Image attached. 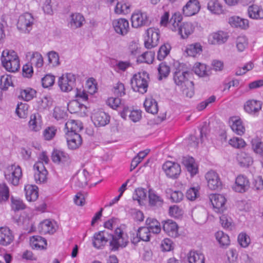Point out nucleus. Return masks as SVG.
<instances>
[{"instance_id":"f257e3e1","label":"nucleus","mask_w":263,"mask_h":263,"mask_svg":"<svg viewBox=\"0 0 263 263\" xmlns=\"http://www.w3.org/2000/svg\"><path fill=\"white\" fill-rule=\"evenodd\" d=\"M173 79L185 97L191 98L194 95L195 87L192 72L179 67L173 73Z\"/></svg>"},{"instance_id":"f03ea898","label":"nucleus","mask_w":263,"mask_h":263,"mask_svg":"<svg viewBox=\"0 0 263 263\" xmlns=\"http://www.w3.org/2000/svg\"><path fill=\"white\" fill-rule=\"evenodd\" d=\"M1 61L3 67L9 72H15L20 69V59L16 52L13 50H3L1 57Z\"/></svg>"},{"instance_id":"7ed1b4c3","label":"nucleus","mask_w":263,"mask_h":263,"mask_svg":"<svg viewBox=\"0 0 263 263\" xmlns=\"http://www.w3.org/2000/svg\"><path fill=\"white\" fill-rule=\"evenodd\" d=\"M148 75L145 72L135 74L131 80L132 87L135 91L145 93L148 86Z\"/></svg>"},{"instance_id":"20e7f679","label":"nucleus","mask_w":263,"mask_h":263,"mask_svg":"<svg viewBox=\"0 0 263 263\" xmlns=\"http://www.w3.org/2000/svg\"><path fill=\"white\" fill-rule=\"evenodd\" d=\"M128 242V237L127 234L124 232L123 229L121 227L117 228L109 243L111 250L116 251L120 247H125Z\"/></svg>"},{"instance_id":"39448f33","label":"nucleus","mask_w":263,"mask_h":263,"mask_svg":"<svg viewBox=\"0 0 263 263\" xmlns=\"http://www.w3.org/2000/svg\"><path fill=\"white\" fill-rule=\"evenodd\" d=\"M6 179L14 185L18 184L22 177L21 167L17 165H11L7 166L4 171Z\"/></svg>"},{"instance_id":"423d86ee","label":"nucleus","mask_w":263,"mask_h":263,"mask_svg":"<svg viewBox=\"0 0 263 263\" xmlns=\"http://www.w3.org/2000/svg\"><path fill=\"white\" fill-rule=\"evenodd\" d=\"M162 169L166 177L172 179L179 178L181 173L180 165L172 161H165L162 166Z\"/></svg>"},{"instance_id":"0eeeda50","label":"nucleus","mask_w":263,"mask_h":263,"mask_svg":"<svg viewBox=\"0 0 263 263\" xmlns=\"http://www.w3.org/2000/svg\"><path fill=\"white\" fill-rule=\"evenodd\" d=\"M34 18L32 15L26 12L19 16L17 27L22 32L28 33L32 30Z\"/></svg>"},{"instance_id":"6e6552de","label":"nucleus","mask_w":263,"mask_h":263,"mask_svg":"<svg viewBox=\"0 0 263 263\" xmlns=\"http://www.w3.org/2000/svg\"><path fill=\"white\" fill-rule=\"evenodd\" d=\"M147 38L144 41V46L147 49L157 46L160 39V30L158 28L150 27L146 30Z\"/></svg>"},{"instance_id":"1a4fd4ad","label":"nucleus","mask_w":263,"mask_h":263,"mask_svg":"<svg viewBox=\"0 0 263 263\" xmlns=\"http://www.w3.org/2000/svg\"><path fill=\"white\" fill-rule=\"evenodd\" d=\"M149 17L146 12L141 10L135 11L131 16V23L133 28H138L148 24Z\"/></svg>"},{"instance_id":"9d476101","label":"nucleus","mask_w":263,"mask_h":263,"mask_svg":"<svg viewBox=\"0 0 263 263\" xmlns=\"http://www.w3.org/2000/svg\"><path fill=\"white\" fill-rule=\"evenodd\" d=\"M76 82V77L71 73L62 74L58 80V85L61 90L63 92H69L72 89Z\"/></svg>"},{"instance_id":"9b49d317","label":"nucleus","mask_w":263,"mask_h":263,"mask_svg":"<svg viewBox=\"0 0 263 263\" xmlns=\"http://www.w3.org/2000/svg\"><path fill=\"white\" fill-rule=\"evenodd\" d=\"M209 198L216 212L221 213L226 209L227 199L223 195L212 194L210 195Z\"/></svg>"},{"instance_id":"f8f14e48","label":"nucleus","mask_w":263,"mask_h":263,"mask_svg":"<svg viewBox=\"0 0 263 263\" xmlns=\"http://www.w3.org/2000/svg\"><path fill=\"white\" fill-rule=\"evenodd\" d=\"M34 178L36 183H44L47 179L48 172L44 164L36 162L33 165Z\"/></svg>"},{"instance_id":"ddd939ff","label":"nucleus","mask_w":263,"mask_h":263,"mask_svg":"<svg viewBox=\"0 0 263 263\" xmlns=\"http://www.w3.org/2000/svg\"><path fill=\"white\" fill-rule=\"evenodd\" d=\"M250 183L249 178L245 175L240 174L236 179L233 190L236 192L245 193L250 188Z\"/></svg>"},{"instance_id":"4468645a","label":"nucleus","mask_w":263,"mask_h":263,"mask_svg":"<svg viewBox=\"0 0 263 263\" xmlns=\"http://www.w3.org/2000/svg\"><path fill=\"white\" fill-rule=\"evenodd\" d=\"M207 181L208 186L212 190H216L220 188L222 186V182L218 174L213 171H209L205 176Z\"/></svg>"},{"instance_id":"2eb2a0df","label":"nucleus","mask_w":263,"mask_h":263,"mask_svg":"<svg viewBox=\"0 0 263 263\" xmlns=\"http://www.w3.org/2000/svg\"><path fill=\"white\" fill-rule=\"evenodd\" d=\"M261 101L255 99L247 100L243 105V109L251 115H257L262 108Z\"/></svg>"},{"instance_id":"dca6fc26","label":"nucleus","mask_w":263,"mask_h":263,"mask_svg":"<svg viewBox=\"0 0 263 263\" xmlns=\"http://www.w3.org/2000/svg\"><path fill=\"white\" fill-rule=\"evenodd\" d=\"M112 26L116 32L122 35H126L129 30V22L124 18L114 20Z\"/></svg>"},{"instance_id":"f3484780","label":"nucleus","mask_w":263,"mask_h":263,"mask_svg":"<svg viewBox=\"0 0 263 263\" xmlns=\"http://www.w3.org/2000/svg\"><path fill=\"white\" fill-rule=\"evenodd\" d=\"M14 236L12 231L7 227H0V245L7 247L13 242Z\"/></svg>"},{"instance_id":"a211bd4d","label":"nucleus","mask_w":263,"mask_h":263,"mask_svg":"<svg viewBox=\"0 0 263 263\" xmlns=\"http://www.w3.org/2000/svg\"><path fill=\"white\" fill-rule=\"evenodd\" d=\"M200 7V4L198 0H189L183 7V14L186 16L194 15L199 11Z\"/></svg>"},{"instance_id":"6ab92c4d","label":"nucleus","mask_w":263,"mask_h":263,"mask_svg":"<svg viewBox=\"0 0 263 263\" xmlns=\"http://www.w3.org/2000/svg\"><path fill=\"white\" fill-rule=\"evenodd\" d=\"M229 38L227 32L218 31L213 32L208 36V41L211 45L221 44L227 42Z\"/></svg>"},{"instance_id":"aec40b11","label":"nucleus","mask_w":263,"mask_h":263,"mask_svg":"<svg viewBox=\"0 0 263 263\" xmlns=\"http://www.w3.org/2000/svg\"><path fill=\"white\" fill-rule=\"evenodd\" d=\"M91 120L96 126H104L109 122V116L104 111H95L91 116Z\"/></svg>"},{"instance_id":"412c9836","label":"nucleus","mask_w":263,"mask_h":263,"mask_svg":"<svg viewBox=\"0 0 263 263\" xmlns=\"http://www.w3.org/2000/svg\"><path fill=\"white\" fill-rule=\"evenodd\" d=\"M67 109L71 114H78L80 116L86 115L87 107L77 100H72L67 104Z\"/></svg>"},{"instance_id":"4be33fe9","label":"nucleus","mask_w":263,"mask_h":263,"mask_svg":"<svg viewBox=\"0 0 263 263\" xmlns=\"http://www.w3.org/2000/svg\"><path fill=\"white\" fill-rule=\"evenodd\" d=\"M228 23L232 27L241 30H247L250 26L249 21L248 19L236 15L230 17Z\"/></svg>"},{"instance_id":"5701e85b","label":"nucleus","mask_w":263,"mask_h":263,"mask_svg":"<svg viewBox=\"0 0 263 263\" xmlns=\"http://www.w3.org/2000/svg\"><path fill=\"white\" fill-rule=\"evenodd\" d=\"M65 138L68 147L70 149H76L82 144V138L79 134L66 133Z\"/></svg>"},{"instance_id":"b1692460","label":"nucleus","mask_w":263,"mask_h":263,"mask_svg":"<svg viewBox=\"0 0 263 263\" xmlns=\"http://www.w3.org/2000/svg\"><path fill=\"white\" fill-rule=\"evenodd\" d=\"M229 124L232 130L237 135H243L246 131L242 120L238 117H232L230 118Z\"/></svg>"},{"instance_id":"393cba45","label":"nucleus","mask_w":263,"mask_h":263,"mask_svg":"<svg viewBox=\"0 0 263 263\" xmlns=\"http://www.w3.org/2000/svg\"><path fill=\"white\" fill-rule=\"evenodd\" d=\"M37 230L41 234H52L56 231L54 224L49 219H45L37 226Z\"/></svg>"},{"instance_id":"a878e982","label":"nucleus","mask_w":263,"mask_h":263,"mask_svg":"<svg viewBox=\"0 0 263 263\" xmlns=\"http://www.w3.org/2000/svg\"><path fill=\"white\" fill-rule=\"evenodd\" d=\"M51 159L55 163H68L70 162L69 155L64 151L54 149L51 154Z\"/></svg>"},{"instance_id":"bb28decb","label":"nucleus","mask_w":263,"mask_h":263,"mask_svg":"<svg viewBox=\"0 0 263 263\" xmlns=\"http://www.w3.org/2000/svg\"><path fill=\"white\" fill-rule=\"evenodd\" d=\"M29 243L31 248L33 250H45L47 246L46 239L38 235L30 237Z\"/></svg>"},{"instance_id":"cd10ccee","label":"nucleus","mask_w":263,"mask_h":263,"mask_svg":"<svg viewBox=\"0 0 263 263\" xmlns=\"http://www.w3.org/2000/svg\"><path fill=\"white\" fill-rule=\"evenodd\" d=\"M195 29V27L193 23L189 22H183L178 33L182 39H186L194 33Z\"/></svg>"},{"instance_id":"c85d7f7f","label":"nucleus","mask_w":263,"mask_h":263,"mask_svg":"<svg viewBox=\"0 0 263 263\" xmlns=\"http://www.w3.org/2000/svg\"><path fill=\"white\" fill-rule=\"evenodd\" d=\"M178 228L177 223L171 219L165 221L163 224V231L171 237L178 236Z\"/></svg>"},{"instance_id":"c756f323","label":"nucleus","mask_w":263,"mask_h":263,"mask_svg":"<svg viewBox=\"0 0 263 263\" xmlns=\"http://www.w3.org/2000/svg\"><path fill=\"white\" fill-rule=\"evenodd\" d=\"M25 197L29 202H34L39 197V189L35 185L27 184L25 185Z\"/></svg>"},{"instance_id":"7c9ffc66","label":"nucleus","mask_w":263,"mask_h":263,"mask_svg":"<svg viewBox=\"0 0 263 263\" xmlns=\"http://www.w3.org/2000/svg\"><path fill=\"white\" fill-rule=\"evenodd\" d=\"M182 164L191 176H194L198 173V165L193 157L190 156L184 157L182 159Z\"/></svg>"},{"instance_id":"2f4dec72","label":"nucleus","mask_w":263,"mask_h":263,"mask_svg":"<svg viewBox=\"0 0 263 263\" xmlns=\"http://www.w3.org/2000/svg\"><path fill=\"white\" fill-rule=\"evenodd\" d=\"M83 128L81 122L75 120H68L65 125V134H78Z\"/></svg>"},{"instance_id":"473e14b6","label":"nucleus","mask_w":263,"mask_h":263,"mask_svg":"<svg viewBox=\"0 0 263 263\" xmlns=\"http://www.w3.org/2000/svg\"><path fill=\"white\" fill-rule=\"evenodd\" d=\"M43 122L41 115L38 113L31 115L30 120L28 122L29 129L33 132L40 131L42 126Z\"/></svg>"},{"instance_id":"72a5a7b5","label":"nucleus","mask_w":263,"mask_h":263,"mask_svg":"<svg viewBox=\"0 0 263 263\" xmlns=\"http://www.w3.org/2000/svg\"><path fill=\"white\" fill-rule=\"evenodd\" d=\"M236 160L241 167H249L253 163V158L245 152H240L237 155Z\"/></svg>"},{"instance_id":"f704fd0d","label":"nucleus","mask_w":263,"mask_h":263,"mask_svg":"<svg viewBox=\"0 0 263 263\" xmlns=\"http://www.w3.org/2000/svg\"><path fill=\"white\" fill-rule=\"evenodd\" d=\"M148 228L141 227L139 228L137 232V237L134 238L132 242L134 243H138L140 240L148 241L150 240L151 231Z\"/></svg>"},{"instance_id":"c9c22d12","label":"nucleus","mask_w":263,"mask_h":263,"mask_svg":"<svg viewBox=\"0 0 263 263\" xmlns=\"http://www.w3.org/2000/svg\"><path fill=\"white\" fill-rule=\"evenodd\" d=\"M182 21V15L179 13H174L171 16L167 26L170 30L173 32H178L181 25Z\"/></svg>"},{"instance_id":"e433bc0d","label":"nucleus","mask_w":263,"mask_h":263,"mask_svg":"<svg viewBox=\"0 0 263 263\" xmlns=\"http://www.w3.org/2000/svg\"><path fill=\"white\" fill-rule=\"evenodd\" d=\"M108 239L105 236L104 231H100L94 234L93 237V245L97 249H101L107 242Z\"/></svg>"},{"instance_id":"4c0bfd02","label":"nucleus","mask_w":263,"mask_h":263,"mask_svg":"<svg viewBox=\"0 0 263 263\" xmlns=\"http://www.w3.org/2000/svg\"><path fill=\"white\" fill-rule=\"evenodd\" d=\"M85 21L84 17L80 13H72L70 15L69 25L71 28L76 29L82 27Z\"/></svg>"},{"instance_id":"58836bf2","label":"nucleus","mask_w":263,"mask_h":263,"mask_svg":"<svg viewBox=\"0 0 263 263\" xmlns=\"http://www.w3.org/2000/svg\"><path fill=\"white\" fill-rule=\"evenodd\" d=\"M144 106L145 110L147 112L152 114H156L158 111V103L157 101L151 96L146 98L144 102Z\"/></svg>"},{"instance_id":"ea45409f","label":"nucleus","mask_w":263,"mask_h":263,"mask_svg":"<svg viewBox=\"0 0 263 263\" xmlns=\"http://www.w3.org/2000/svg\"><path fill=\"white\" fill-rule=\"evenodd\" d=\"M187 259L189 263H204V254L200 251L191 250L187 254Z\"/></svg>"},{"instance_id":"a19ab883","label":"nucleus","mask_w":263,"mask_h":263,"mask_svg":"<svg viewBox=\"0 0 263 263\" xmlns=\"http://www.w3.org/2000/svg\"><path fill=\"white\" fill-rule=\"evenodd\" d=\"M202 51V46L200 43L197 42L187 45L185 52L190 57H195Z\"/></svg>"},{"instance_id":"79ce46f5","label":"nucleus","mask_w":263,"mask_h":263,"mask_svg":"<svg viewBox=\"0 0 263 263\" xmlns=\"http://www.w3.org/2000/svg\"><path fill=\"white\" fill-rule=\"evenodd\" d=\"M208 9L213 14H221L224 12L223 6L219 0H211L208 3Z\"/></svg>"},{"instance_id":"37998d69","label":"nucleus","mask_w":263,"mask_h":263,"mask_svg":"<svg viewBox=\"0 0 263 263\" xmlns=\"http://www.w3.org/2000/svg\"><path fill=\"white\" fill-rule=\"evenodd\" d=\"M10 199V206L11 210L14 212L24 210L26 209L27 206L26 204L20 198L11 196Z\"/></svg>"},{"instance_id":"c03bdc74","label":"nucleus","mask_w":263,"mask_h":263,"mask_svg":"<svg viewBox=\"0 0 263 263\" xmlns=\"http://www.w3.org/2000/svg\"><path fill=\"white\" fill-rule=\"evenodd\" d=\"M248 11L250 18L256 20L263 18V9L260 7L253 5L249 7Z\"/></svg>"},{"instance_id":"a18cd8bd","label":"nucleus","mask_w":263,"mask_h":263,"mask_svg":"<svg viewBox=\"0 0 263 263\" xmlns=\"http://www.w3.org/2000/svg\"><path fill=\"white\" fill-rule=\"evenodd\" d=\"M29 63L36 68H41L44 64L43 56L38 52H33L30 55V62Z\"/></svg>"},{"instance_id":"49530a36","label":"nucleus","mask_w":263,"mask_h":263,"mask_svg":"<svg viewBox=\"0 0 263 263\" xmlns=\"http://www.w3.org/2000/svg\"><path fill=\"white\" fill-rule=\"evenodd\" d=\"M147 228L150 231L155 234H159L161 231V226L159 222L155 218H147L146 220Z\"/></svg>"},{"instance_id":"de8ad7c7","label":"nucleus","mask_w":263,"mask_h":263,"mask_svg":"<svg viewBox=\"0 0 263 263\" xmlns=\"http://www.w3.org/2000/svg\"><path fill=\"white\" fill-rule=\"evenodd\" d=\"M76 179L77 181V185L79 186L84 187L87 185L89 180V173L86 170H83L82 172L78 173Z\"/></svg>"},{"instance_id":"09e8293b","label":"nucleus","mask_w":263,"mask_h":263,"mask_svg":"<svg viewBox=\"0 0 263 263\" xmlns=\"http://www.w3.org/2000/svg\"><path fill=\"white\" fill-rule=\"evenodd\" d=\"M130 12V5L128 3L124 2H118L115 8V12L117 14L126 15Z\"/></svg>"},{"instance_id":"8fccbe9b","label":"nucleus","mask_w":263,"mask_h":263,"mask_svg":"<svg viewBox=\"0 0 263 263\" xmlns=\"http://www.w3.org/2000/svg\"><path fill=\"white\" fill-rule=\"evenodd\" d=\"M13 86L12 76L4 74L0 77V89L6 90L10 86Z\"/></svg>"},{"instance_id":"3c124183","label":"nucleus","mask_w":263,"mask_h":263,"mask_svg":"<svg viewBox=\"0 0 263 263\" xmlns=\"http://www.w3.org/2000/svg\"><path fill=\"white\" fill-rule=\"evenodd\" d=\"M229 144L236 149H242L247 146V143L241 138L233 137L229 141Z\"/></svg>"},{"instance_id":"603ef678","label":"nucleus","mask_w":263,"mask_h":263,"mask_svg":"<svg viewBox=\"0 0 263 263\" xmlns=\"http://www.w3.org/2000/svg\"><path fill=\"white\" fill-rule=\"evenodd\" d=\"M171 49L172 47L168 43H164L161 45L158 52V60L159 61L164 60L169 54Z\"/></svg>"},{"instance_id":"864d4df0","label":"nucleus","mask_w":263,"mask_h":263,"mask_svg":"<svg viewBox=\"0 0 263 263\" xmlns=\"http://www.w3.org/2000/svg\"><path fill=\"white\" fill-rule=\"evenodd\" d=\"M215 237L221 247L228 246L230 243L229 236L222 231H218L215 233Z\"/></svg>"},{"instance_id":"5fc2aeb1","label":"nucleus","mask_w":263,"mask_h":263,"mask_svg":"<svg viewBox=\"0 0 263 263\" xmlns=\"http://www.w3.org/2000/svg\"><path fill=\"white\" fill-rule=\"evenodd\" d=\"M155 55L154 52L146 51L138 57L137 61L139 63L151 64L154 60Z\"/></svg>"},{"instance_id":"6e6d98bb","label":"nucleus","mask_w":263,"mask_h":263,"mask_svg":"<svg viewBox=\"0 0 263 263\" xmlns=\"http://www.w3.org/2000/svg\"><path fill=\"white\" fill-rule=\"evenodd\" d=\"M36 91L30 87H27L20 91V97L26 101L32 100L35 96Z\"/></svg>"},{"instance_id":"4d7b16f0","label":"nucleus","mask_w":263,"mask_h":263,"mask_svg":"<svg viewBox=\"0 0 263 263\" xmlns=\"http://www.w3.org/2000/svg\"><path fill=\"white\" fill-rule=\"evenodd\" d=\"M149 203L152 205H157L162 204V199L158 196L153 189L148 190Z\"/></svg>"},{"instance_id":"13d9d810","label":"nucleus","mask_w":263,"mask_h":263,"mask_svg":"<svg viewBox=\"0 0 263 263\" xmlns=\"http://www.w3.org/2000/svg\"><path fill=\"white\" fill-rule=\"evenodd\" d=\"M10 196V191L6 183L0 184V203H5L8 201Z\"/></svg>"},{"instance_id":"bf43d9fd","label":"nucleus","mask_w":263,"mask_h":263,"mask_svg":"<svg viewBox=\"0 0 263 263\" xmlns=\"http://www.w3.org/2000/svg\"><path fill=\"white\" fill-rule=\"evenodd\" d=\"M159 79L162 80L168 77L170 73V67L165 62H161L158 68Z\"/></svg>"},{"instance_id":"052dcab7","label":"nucleus","mask_w":263,"mask_h":263,"mask_svg":"<svg viewBox=\"0 0 263 263\" xmlns=\"http://www.w3.org/2000/svg\"><path fill=\"white\" fill-rule=\"evenodd\" d=\"M28 108L27 103H20L17 104L15 112L20 118H26L28 114Z\"/></svg>"},{"instance_id":"680f3d73","label":"nucleus","mask_w":263,"mask_h":263,"mask_svg":"<svg viewBox=\"0 0 263 263\" xmlns=\"http://www.w3.org/2000/svg\"><path fill=\"white\" fill-rule=\"evenodd\" d=\"M252 148L253 152L263 157V142L258 139H253L251 141Z\"/></svg>"},{"instance_id":"e2e57ef3","label":"nucleus","mask_w":263,"mask_h":263,"mask_svg":"<svg viewBox=\"0 0 263 263\" xmlns=\"http://www.w3.org/2000/svg\"><path fill=\"white\" fill-rule=\"evenodd\" d=\"M52 116L57 120H61L67 117V112L64 107L55 106L53 110Z\"/></svg>"},{"instance_id":"0e129e2a","label":"nucleus","mask_w":263,"mask_h":263,"mask_svg":"<svg viewBox=\"0 0 263 263\" xmlns=\"http://www.w3.org/2000/svg\"><path fill=\"white\" fill-rule=\"evenodd\" d=\"M200 189V187L198 185L196 187H191L186 192V198L191 201L195 200L199 196Z\"/></svg>"},{"instance_id":"69168bd1","label":"nucleus","mask_w":263,"mask_h":263,"mask_svg":"<svg viewBox=\"0 0 263 263\" xmlns=\"http://www.w3.org/2000/svg\"><path fill=\"white\" fill-rule=\"evenodd\" d=\"M195 73L199 77H204L208 74L206 66L201 63H196L193 67Z\"/></svg>"},{"instance_id":"338daca9","label":"nucleus","mask_w":263,"mask_h":263,"mask_svg":"<svg viewBox=\"0 0 263 263\" xmlns=\"http://www.w3.org/2000/svg\"><path fill=\"white\" fill-rule=\"evenodd\" d=\"M248 45V41L245 35L239 36L236 40V47L240 52L243 51Z\"/></svg>"},{"instance_id":"774afa93","label":"nucleus","mask_w":263,"mask_h":263,"mask_svg":"<svg viewBox=\"0 0 263 263\" xmlns=\"http://www.w3.org/2000/svg\"><path fill=\"white\" fill-rule=\"evenodd\" d=\"M86 89L87 92L90 95H93L97 92V84L95 79L92 78L88 79L86 83Z\"/></svg>"}]
</instances>
